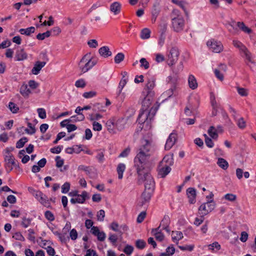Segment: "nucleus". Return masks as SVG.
I'll return each mask as SVG.
<instances>
[{
    "label": "nucleus",
    "instance_id": "bb28decb",
    "mask_svg": "<svg viewBox=\"0 0 256 256\" xmlns=\"http://www.w3.org/2000/svg\"><path fill=\"white\" fill-rule=\"evenodd\" d=\"M237 26L242 30L246 33L250 34L252 32V30L246 26L243 22H238Z\"/></svg>",
    "mask_w": 256,
    "mask_h": 256
},
{
    "label": "nucleus",
    "instance_id": "6e6552de",
    "mask_svg": "<svg viewBox=\"0 0 256 256\" xmlns=\"http://www.w3.org/2000/svg\"><path fill=\"white\" fill-rule=\"evenodd\" d=\"M232 44L236 48H238L241 53L244 54L246 59L250 62H252L251 53L248 51L246 46L240 41L234 40Z\"/></svg>",
    "mask_w": 256,
    "mask_h": 256
},
{
    "label": "nucleus",
    "instance_id": "79ce46f5",
    "mask_svg": "<svg viewBox=\"0 0 256 256\" xmlns=\"http://www.w3.org/2000/svg\"><path fill=\"white\" fill-rule=\"evenodd\" d=\"M146 245V242L142 240H138L136 242V247L138 249H143Z\"/></svg>",
    "mask_w": 256,
    "mask_h": 256
},
{
    "label": "nucleus",
    "instance_id": "bf43d9fd",
    "mask_svg": "<svg viewBox=\"0 0 256 256\" xmlns=\"http://www.w3.org/2000/svg\"><path fill=\"white\" fill-rule=\"evenodd\" d=\"M45 217L49 221H53L54 220V216L52 213L50 211H46L44 214Z\"/></svg>",
    "mask_w": 256,
    "mask_h": 256
},
{
    "label": "nucleus",
    "instance_id": "a18cd8bd",
    "mask_svg": "<svg viewBox=\"0 0 256 256\" xmlns=\"http://www.w3.org/2000/svg\"><path fill=\"white\" fill-rule=\"evenodd\" d=\"M38 201L45 206L48 207L50 205V202L47 200V197L44 194L42 196V198H40Z\"/></svg>",
    "mask_w": 256,
    "mask_h": 256
},
{
    "label": "nucleus",
    "instance_id": "4c0bfd02",
    "mask_svg": "<svg viewBox=\"0 0 256 256\" xmlns=\"http://www.w3.org/2000/svg\"><path fill=\"white\" fill-rule=\"evenodd\" d=\"M124 58V55L122 52L118 53L114 57V62L116 64H120Z\"/></svg>",
    "mask_w": 256,
    "mask_h": 256
},
{
    "label": "nucleus",
    "instance_id": "5fc2aeb1",
    "mask_svg": "<svg viewBox=\"0 0 256 256\" xmlns=\"http://www.w3.org/2000/svg\"><path fill=\"white\" fill-rule=\"evenodd\" d=\"M237 124L239 128L243 129L245 128L246 126V122L243 118H240L237 121Z\"/></svg>",
    "mask_w": 256,
    "mask_h": 256
},
{
    "label": "nucleus",
    "instance_id": "338daca9",
    "mask_svg": "<svg viewBox=\"0 0 256 256\" xmlns=\"http://www.w3.org/2000/svg\"><path fill=\"white\" fill-rule=\"evenodd\" d=\"M134 250L133 246L127 245L124 248V252L128 255L130 254Z\"/></svg>",
    "mask_w": 256,
    "mask_h": 256
},
{
    "label": "nucleus",
    "instance_id": "f3484780",
    "mask_svg": "<svg viewBox=\"0 0 256 256\" xmlns=\"http://www.w3.org/2000/svg\"><path fill=\"white\" fill-rule=\"evenodd\" d=\"M98 52L101 56L104 58H108L112 54V52L107 46H104L100 48L98 50Z\"/></svg>",
    "mask_w": 256,
    "mask_h": 256
},
{
    "label": "nucleus",
    "instance_id": "39448f33",
    "mask_svg": "<svg viewBox=\"0 0 256 256\" xmlns=\"http://www.w3.org/2000/svg\"><path fill=\"white\" fill-rule=\"evenodd\" d=\"M96 63V60H92L90 54H85L78 64V68L80 70L81 74L87 72L92 68Z\"/></svg>",
    "mask_w": 256,
    "mask_h": 256
},
{
    "label": "nucleus",
    "instance_id": "e2e57ef3",
    "mask_svg": "<svg viewBox=\"0 0 256 256\" xmlns=\"http://www.w3.org/2000/svg\"><path fill=\"white\" fill-rule=\"evenodd\" d=\"M9 108L13 113H16L19 110L16 104L12 102L9 103Z\"/></svg>",
    "mask_w": 256,
    "mask_h": 256
},
{
    "label": "nucleus",
    "instance_id": "680f3d73",
    "mask_svg": "<svg viewBox=\"0 0 256 256\" xmlns=\"http://www.w3.org/2000/svg\"><path fill=\"white\" fill-rule=\"evenodd\" d=\"M88 44L91 48H96L98 46V42L94 39L88 40Z\"/></svg>",
    "mask_w": 256,
    "mask_h": 256
},
{
    "label": "nucleus",
    "instance_id": "b1692460",
    "mask_svg": "<svg viewBox=\"0 0 256 256\" xmlns=\"http://www.w3.org/2000/svg\"><path fill=\"white\" fill-rule=\"evenodd\" d=\"M126 170V166L124 164H120L118 166L116 170L118 174V178L119 179H122L123 177V173Z\"/></svg>",
    "mask_w": 256,
    "mask_h": 256
},
{
    "label": "nucleus",
    "instance_id": "13d9d810",
    "mask_svg": "<svg viewBox=\"0 0 256 256\" xmlns=\"http://www.w3.org/2000/svg\"><path fill=\"white\" fill-rule=\"evenodd\" d=\"M208 248L210 250H214V248L216 250H219L220 248V245L218 242H214L212 244L208 246Z\"/></svg>",
    "mask_w": 256,
    "mask_h": 256
},
{
    "label": "nucleus",
    "instance_id": "8fccbe9b",
    "mask_svg": "<svg viewBox=\"0 0 256 256\" xmlns=\"http://www.w3.org/2000/svg\"><path fill=\"white\" fill-rule=\"evenodd\" d=\"M176 250L174 246H170L166 248V252L164 253L166 254L168 256H172L175 252Z\"/></svg>",
    "mask_w": 256,
    "mask_h": 256
},
{
    "label": "nucleus",
    "instance_id": "f704fd0d",
    "mask_svg": "<svg viewBox=\"0 0 256 256\" xmlns=\"http://www.w3.org/2000/svg\"><path fill=\"white\" fill-rule=\"evenodd\" d=\"M160 11V3L156 2L153 6V8L152 10V14L153 16H155L156 17L158 15Z\"/></svg>",
    "mask_w": 256,
    "mask_h": 256
},
{
    "label": "nucleus",
    "instance_id": "a211bd4d",
    "mask_svg": "<svg viewBox=\"0 0 256 256\" xmlns=\"http://www.w3.org/2000/svg\"><path fill=\"white\" fill-rule=\"evenodd\" d=\"M20 92L24 98H28L30 94H31V91L30 89L28 88V86L26 84H23L21 86Z\"/></svg>",
    "mask_w": 256,
    "mask_h": 256
},
{
    "label": "nucleus",
    "instance_id": "cd10ccee",
    "mask_svg": "<svg viewBox=\"0 0 256 256\" xmlns=\"http://www.w3.org/2000/svg\"><path fill=\"white\" fill-rule=\"evenodd\" d=\"M169 218L168 216H164L163 220L161 221L160 225L158 228L161 230L164 228H166L169 223Z\"/></svg>",
    "mask_w": 256,
    "mask_h": 256
},
{
    "label": "nucleus",
    "instance_id": "052dcab7",
    "mask_svg": "<svg viewBox=\"0 0 256 256\" xmlns=\"http://www.w3.org/2000/svg\"><path fill=\"white\" fill-rule=\"evenodd\" d=\"M140 66L144 67V69L146 70L148 68H149V63L146 60L145 58H142L140 60Z\"/></svg>",
    "mask_w": 256,
    "mask_h": 256
},
{
    "label": "nucleus",
    "instance_id": "1a4fd4ad",
    "mask_svg": "<svg viewBox=\"0 0 256 256\" xmlns=\"http://www.w3.org/2000/svg\"><path fill=\"white\" fill-rule=\"evenodd\" d=\"M206 45L213 52L219 53L223 50V45L220 41L210 40L207 42Z\"/></svg>",
    "mask_w": 256,
    "mask_h": 256
},
{
    "label": "nucleus",
    "instance_id": "aec40b11",
    "mask_svg": "<svg viewBox=\"0 0 256 256\" xmlns=\"http://www.w3.org/2000/svg\"><path fill=\"white\" fill-rule=\"evenodd\" d=\"M176 49L172 48L168 55V64L170 66H172L175 64L174 54L176 53Z\"/></svg>",
    "mask_w": 256,
    "mask_h": 256
},
{
    "label": "nucleus",
    "instance_id": "49530a36",
    "mask_svg": "<svg viewBox=\"0 0 256 256\" xmlns=\"http://www.w3.org/2000/svg\"><path fill=\"white\" fill-rule=\"evenodd\" d=\"M96 95V92L95 91H90L85 92L83 94V96L86 98H90L95 96Z\"/></svg>",
    "mask_w": 256,
    "mask_h": 256
},
{
    "label": "nucleus",
    "instance_id": "3c124183",
    "mask_svg": "<svg viewBox=\"0 0 256 256\" xmlns=\"http://www.w3.org/2000/svg\"><path fill=\"white\" fill-rule=\"evenodd\" d=\"M75 86L77 88H84L86 86V84L85 80L82 78L76 82Z\"/></svg>",
    "mask_w": 256,
    "mask_h": 256
},
{
    "label": "nucleus",
    "instance_id": "c85d7f7f",
    "mask_svg": "<svg viewBox=\"0 0 256 256\" xmlns=\"http://www.w3.org/2000/svg\"><path fill=\"white\" fill-rule=\"evenodd\" d=\"M150 31L148 28H144L140 32V38L142 39H148L150 38Z\"/></svg>",
    "mask_w": 256,
    "mask_h": 256
},
{
    "label": "nucleus",
    "instance_id": "09e8293b",
    "mask_svg": "<svg viewBox=\"0 0 256 256\" xmlns=\"http://www.w3.org/2000/svg\"><path fill=\"white\" fill-rule=\"evenodd\" d=\"M237 91L238 94L242 96H246L248 95V90L246 88L238 87Z\"/></svg>",
    "mask_w": 256,
    "mask_h": 256
},
{
    "label": "nucleus",
    "instance_id": "a878e982",
    "mask_svg": "<svg viewBox=\"0 0 256 256\" xmlns=\"http://www.w3.org/2000/svg\"><path fill=\"white\" fill-rule=\"evenodd\" d=\"M155 86V82L153 80H149L148 81V82L146 84V88L144 90H146L145 93H147V92H150V91H153L152 89Z\"/></svg>",
    "mask_w": 256,
    "mask_h": 256
},
{
    "label": "nucleus",
    "instance_id": "6ab92c4d",
    "mask_svg": "<svg viewBox=\"0 0 256 256\" xmlns=\"http://www.w3.org/2000/svg\"><path fill=\"white\" fill-rule=\"evenodd\" d=\"M188 86L192 90H195L198 87V83L195 77L190 74L188 76Z\"/></svg>",
    "mask_w": 256,
    "mask_h": 256
},
{
    "label": "nucleus",
    "instance_id": "f257e3e1",
    "mask_svg": "<svg viewBox=\"0 0 256 256\" xmlns=\"http://www.w3.org/2000/svg\"><path fill=\"white\" fill-rule=\"evenodd\" d=\"M154 151V144L152 140L151 139H143L138 152L134 158V166L138 168V171H140L143 166H149L150 156Z\"/></svg>",
    "mask_w": 256,
    "mask_h": 256
},
{
    "label": "nucleus",
    "instance_id": "4468645a",
    "mask_svg": "<svg viewBox=\"0 0 256 256\" xmlns=\"http://www.w3.org/2000/svg\"><path fill=\"white\" fill-rule=\"evenodd\" d=\"M46 64V62H36L34 64L33 68L31 70L32 73L34 75L38 74L40 73L42 68Z\"/></svg>",
    "mask_w": 256,
    "mask_h": 256
},
{
    "label": "nucleus",
    "instance_id": "9b49d317",
    "mask_svg": "<svg viewBox=\"0 0 256 256\" xmlns=\"http://www.w3.org/2000/svg\"><path fill=\"white\" fill-rule=\"evenodd\" d=\"M90 232L92 234L97 236L98 240L100 242L104 241L106 238V234L103 232H100L98 227L93 226L91 228Z\"/></svg>",
    "mask_w": 256,
    "mask_h": 256
},
{
    "label": "nucleus",
    "instance_id": "412c9836",
    "mask_svg": "<svg viewBox=\"0 0 256 256\" xmlns=\"http://www.w3.org/2000/svg\"><path fill=\"white\" fill-rule=\"evenodd\" d=\"M76 198L77 203L83 204L86 198H88V193L86 191H84L81 194H78Z\"/></svg>",
    "mask_w": 256,
    "mask_h": 256
},
{
    "label": "nucleus",
    "instance_id": "7ed1b4c3",
    "mask_svg": "<svg viewBox=\"0 0 256 256\" xmlns=\"http://www.w3.org/2000/svg\"><path fill=\"white\" fill-rule=\"evenodd\" d=\"M148 166H143L138 171V168H136L137 174H138V181L139 183H144V190H150V191L154 190V182L151 174L145 172L146 168Z\"/></svg>",
    "mask_w": 256,
    "mask_h": 256
},
{
    "label": "nucleus",
    "instance_id": "e433bc0d",
    "mask_svg": "<svg viewBox=\"0 0 256 256\" xmlns=\"http://www.w3.org/2000/svg\"><path fill=\"white\" fill-rule=\"evenodd\" d=\"M178 248L182 251H192L194 248V245L178 246Z\"/></svg>",
    "mask_w": 256,
    "mask_h": 256
},
{
    "label": "nucleus",
    "instance_id": "72a5a7b5",
    "mask_svg": "<svg viewBox=\"0 0 256 256\" xmlns=\"http://www.w3.org/2000/svg\"><path fill=\"white\" fill-rule=\"evenodd\" d=\"M106 126L107 129L110 132H114V128L115 126V123L113 120H110L106 123Z\"/></svg>",
    "mask_w": 256,
    "mask_h": 256
},
{
    "label": "nucleus",
    "instance_id": "864d4df0",
    "mask_svg": "<svg viewBox=\"0 0 256 256\" xmlns=\"http://www.w3.org/2000/svg\"><path fill=\"white\" fill-rule=\"evenodd\" d=\"M12 238L16 240L23 242L24 240V238L20 232H16L14 233L12 236Z\"/></svg>",
    "mask_w": 256,
    "mask_h": 256
},
{
    "label": "nucleus",
    "instance_id": "20e7f679",
    "mask_svg": "<svg viewBox=\"0 0 256 256\" xmlns=\"http://www.w3.org/2000/svg\"><path fill=\"white\" fill-rule=\"evenodd\" d=\"M172 162V156H166L158 166V176L162 178L165 177L170 172V166Z\"/></svg>",
    "mask_w": 256,
    "mask_h": 256
},
{
    "label": "nucleus",
    "instance_id": "473e14b6",
    "mask_svg": "<svg viewBox=\"0 0 256 256\" xmlns=\"http://www.w3.org/2000/svg\"><path fill=\"white\" fill-rule=\"evenodd\" d=\"M177 6L180 7L184 12L186 14H188V12H186V8L188 6V4L185 1H180L178 2L177 0Z\"/></svg>",
    "mask_w": 256,
    "mask_h": 256
},
{
    "label": "nucleus",
    "instance_id": "37998d69",
    "mask_svg": "<svg viewBox=\"0 0 256 256\" xmlns=\"http://www.w3.org/2000/svg\"><path fill=\"white\" fill-rule=\"evenodd\" d=\"M204 136L205 138V143L207 146L210 148H212L214 144L212 139L209 138L206 134H204Z\"/></svg>",
    "mask_w": 256,
    "mask_h": 256
},
{
    "label": "nucleus",
    "instance_id": "2eb2a0df",
    "mask_svg": "<svg viewBox=\"0 0 256 256\" xmlns=\"http://www.w3.org/2000/svg\"><path fill=\"white\" fill-rule=\"evenodd\" d=\"M28 58L27 54L24 50L22 48L17 50L16 53L15 58L17 61H22L26 60Z\"/></svg>",
    "mask_w": 256,
    "mask_h": 256
},
{
    "label": "nucleus",
    "instance_id": "f8f14e48",
    "mask_svg": "<svg viewBox=\"0 0 256 256\" xmlns=\"http://www.w3.org/2000/svg\"><path fill=\"white\" fill-rule=\"evenodd\" d=\"M153 192L154 190L150 191V190H144L142 195V202H140V206H142L146 202H149L153 194Z\"/></svg>",
    "mask_w": 256,
    "mask_h": 256
},
{
    "label": "nucleus",
    "instance_id": "0e129e2a",
    "mask_svg": "<svg viewBox=\"0 0 256 256\" xmlns=\"http://www.w3.org/2000/svg\"><path fill=\"white\" fill-rule=\"evenodd\" d=\"M62 148L63 146H58L50 148V151L52 154H59L61 152Z\"/></svg>",
    "mask_w": 256,
    "mask_h": 256
},
{
    "label": "nucleus",
    "instance_id": "9d476101",
    "mask_svg": "<svg viewBox=\"0 0 256 256\" xmlns=\"http://www.w3.org/2000/svg\"><path fill=\"white\" fill-rule=\"evenodd\" d=\"M186 195L188 202L190 204H194L196 202V190L192 188H190L186 190Z\"/></svg>",
    "mask_w": 256,
    "mask_h": 256
},
{
    "label": "nucleus",
    "instance_id": "c9c22d12",
    "mask_svg": "<svg viewBox=\"0 0 256 256\" xmlns=\"http://www.w3.org/2000/svg\"><path fill=\"white\" fill-rule=\"evenodd\" d=\"M223 198L228 201L233 202L236 200V194H226L224 196Z\"/></svg>",
    "mask_w": 256,
    "mask_h": 256
},
{
    "label": "nucleus",
    "instance_id": "603ef678",
    "mask_svg": "<svg viewBox=\"0 0 256 256\" xmlns=\"http://www.w3.org/2000/svg\"><path fill=\"white\" fill-rule=\"evenodd\" d=\"M56 162V166L57 168H61L64 163V160L60 156H56L55 158Z\"/></svg>",
    "mask_w": 256,
    "mask_h": 256
},
{
    "label": "nucleus",
    "instance_id": "a19ab883",
    "mask_svg": "<svg viewBox=\"0 0 256 256\" xmlns=\"http://www.w3.org/2000/svg\"><path fill=\"white\" fill-rule=\"evenodd\" d=\"M128 81V80H126L125 78H122V80H120V81L119 83V85L118 86V94H120L122 92V88L125 86V85L126 84Z\"/></svg>",
    "mask_w": 256,
    "mask_h": 256
},
{
    "label": "nucleus",
    "instance_id": "7c9ffc66",
    "mask_svg": "<svg viewBox=\"0 0 256 256\" xmlns=\"http://www.w3.org/2000/svg\"><path fill=\"white\" fill-rule=\"evenodd\" d=\"M51 34V31L48 30L45 32L44 33H40L38 34H37L36 38L38 40H44L46 38H48L50 36Z\"/></svg>",
    "mask_w": 256,
    "mask_h": 256
},
{
    "label": "nucleus",
    "instance_id": "774afa93",
    "mask_svg": "<svg viewBox=\"0 0 256 256\" xmlns=\"http://www.w3.org/2000/svg\"><path fill=\"white\" fill-rule=\"evenodd\" d=\"M146 216V212H141L137 218L136 221L138 223L142 222Z\"/></svg>",
    "mask_w": 256,
    "mask_h": 256
},
{
    "label": "nucleus",
    "instance_id": "ea45409f",
    "mask_svg": "<svg viewBox=\"0 0 256 256\" xmlns=\"http://www.w3.org/2000/svg\"><path fill=\"white\" fill-rule=\"evenodd\" d=\"M96 158L98 160V162L102 164L104 161V154L103 152L99 151L98 152Z\"/></svg>",
    "mask_w": 256,
    "mask_h": 256
},
{
    "label": "nucleus",
    "instance_id": "4be33fe9",
    "mask_svg": "<svg viewBox=\"0 0 256 256\" xmlns=\"http://www.w3.org/2000/svg\"><path fill=\"white\" fill-rule=\"evenodd\" d=\"M218 165L222 169L226 170L228 167V163L223 158H218L217 162Z\"/></svg>",
    "mask_w": 256,
    "mask_h": 256
},
{
    "label": "nucleus",
    "instance_id": "393cba45",
    "mask_svg": "<svg viewBox=\"0 0 256 256\" xmlns=\"http://www.w3.org/2000/svg\"><path fill=\"white\" fill-rule=\"evenodd\" d=\"M160 230L159 228H157L153 230L152 232L155 236L156 240L161 242L164 240V236Z\"/></svg>",
    "mask_w": 256,
    "mask_h": 256
},
{
    "label": "nucleus",
    "instance_id": "de8ad7c7",
    "mask_svg": "<svg viewBox=\"0 0 256 256\" xmlns=\"http://www.w3.org/2000/svg\"><path fill=\"white\" fill-rule=\"evenodd\" d=\"M28 141L26 138H20L16 144V147L20 148L24 146V144Z\"/></svg>",
    "mask_w": 256,
    "mask_h": 256
},
{
    "label": "nucleus",
    "instance_id": "f03ea898",
    "mask_svg": "<svg viewBox=\"0 0 256 256\" xmlns=\"http://www.w3.org/2000/svg\"><path fill=\"white\" fill-rule=\"evenodd\" d=\"M144 98L142 102V110H140L139 114L138 121L139 123L148 124L153 118L156 110L152 108L150 112H148L147 109L150 106L152 101L154 95V91H150L145 93L143 92Z\"/></svg>",
    "mask_w": 256,
    "mask_h": 256
},
{
    "label": "nucleus",
    "instance_id": "5701e85b",
    "mask_svg": "<svg viewBox=\"0 0 256 256\" xmlns=\"http://www.w3.org/2000/svg\"><path fill=\"white\" fill-rule=\"evenodd\" d=\"M35 28L31 26L27 28H21L19 32L22 34H25L26 36H30L31 34L34 33L35 32Z\"/></svg>",
    "mask_w": 256,
    "mask_h": 256
},
{
    "label": "nucleus",
    "instance_id": "0eeeda50",
    "mask_svg": "<svg viewBox=\"0 0 256 256\" xmlns=\"http://www.w3.org/2000/svg\"><path fill=\"white\" fill-rule=\"evenodd\" d=\"M216 204L213 200L202 204L198 208L200 214L202 216H206L214 208Z\"/></svg>",
    "mask_w": 256,
    "mask_h": 256
},
{
    "label": "nucleus",
    "instance_id": "c03bdc74",
    "mask_svg": "<svg viewBox=\"0 0 256 256\" xmlns=\"http://www.w3.org/2000/svg\"><path fill=\"white\" fill-rule=\"evenodd\" d=\"M37 112L38 114V116L44 119L46 118V110L43 108H38L37 109Z\"/></svg>",
    "mask_w": 256,
    "mask_h": 256
},
{
    "label": "nucleus",
    "instance_id": "69168bd1",
    "mask_svg": "<svg viewBox=\"0 0 256 256\" xmlns=\"http://www.w3.org/2000/svg\"><path fill=\"white\" fill-rule=\"evenodd\" d=\"M105 216V212L104 210H101L98 212L97 217L98 220L103 221Z\"/></svg>",
    "mask_w": 256,
    "mask_h": 256
},
{
    "label": "nucleus",
    "instance_id": "dca6fc26",
    "mask_svg": "<svg viewBox=\"0 0 256 256\" xmlns=\"http://www.w3.org/2000/svg\"><path fill=\"white\" fill-rule=\"evenodd\" d=\"M121 8V4L118 2H116L110 5V10L113 12L114 15H117L120 13Z\"/></svg>",
    "mask_w": 256,
    "mask_h": 256
},
{
    "label": "nucleus",
    "instance_id": "6e6d98bb",
    "mask_svg": "<svg viewBox=\"0 0 256 256\" xmlns=\"http://www.w3.org/2000/svg\"><path fill=\"white\" fill-rule=\"evenodd\" d=\"M28 86L32 90H35L39 86V84L34 80H29L28 82Z\"/></svg>",
    "mask_w": 256,
    "mask_h": 256
},
{
    "label": "nucleus",
    "instance_id": "4d7b16f0",
    "mask_svg": "<svg viewBox=\"0 0 256 256\" xmlns=\"http://www.w3.org/2000/svg\"><path fill=\"white\" fill-rule=\"evenodd\" d=\"M70 188V184L68 182H65L62 186V192L64 194L67 193Z\"/></svg>",
    "mask_w": 256,
    "mask_h": 256
},
{
    "label": "nucleus",
    "instance_id": "ddd939ff",
    "mask_svg": "<svg viewBox=\"0 0 256 256\" xmlns=\"http://www.w3.org/2000/svg\"><path fill=\"white\" fill-rule=\"evenodd\" d=\"M176 141V134L172 132L170 134L165 145V149L166 150H170Z\"/></svg>",
    "mask_w": 256,
    "mask_h": 256
},
{
    "label": "nucleus",
    "instance_id": "423d86ee",
    "mask_svg": "<svg viewBox=\"0 0 256 256\" xmlns=\"http://www.w3.org/2000/svg\"><path fill=\"white\" fill-rule=\"evenodd\" d=\"M12 150H13L12 148H6L4 151V160L6 162V167L8 170V172L12 170V166L16 165L14 156L11 153Z\"/></svg>",
    "mask_w": 256,
    "mask_h": 256
},
{
    "label": "nucleus",
    "instance_id": "2f4dec72",
    "mask_svg": "<svg viewBox=\"0 0 256 256\" xmlns=\"http://www.w3.org/2000/svg\"><path fill=\"white\" fill-rule=\"evenodd\" d=\"M208 134L214 139H216L218 136L216 129L213 126H210L208 130Z\"/></svg>",
    "mask_w": 256,
    "mask_h": 256
},
{
    "label": "nucleus",
    "instance_id": "c756f323",
    "mask_svg": "<svg viewBox=\"0 0 256 256\" xmlns=\"http://www.w3.org/2000/svg\"><path fill=\"white\" fill-rule=\"evenodd\" d=\"M184 20L179 16L177 15V32L178 30H182L184 26Z\"/></svg>",
    "mask_w": 256,
    "mask_h": 256
},
{
    "label": "nucleus",
    "instance_id": "58836bf2",
    "mask_svg": "<svg viewBox=\"0 0 256 256\" xmlns=\"http://www.w3.org/2000/svg\"><path fill=\"white\" fill-rule=\"evenodd\" d=\"M28 126L29 128H26L25 131L26 132L30 134H33L36 132V129L34 126H32V124L30 122L28 123Z\"/></svg>",
    "mask_w": 256,
    "mask_h": 256
}]
</instances>
